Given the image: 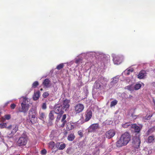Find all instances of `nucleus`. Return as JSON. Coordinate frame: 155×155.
Listing matches in <instances>:
<instances>
[{
	"instance_id": "nucleus-1",
	"label": "nucleus",
	"mask_w": 155,
	"mask_h": 155,
	"mask_svg": "<svg viewBox=\"0 0 155 155\" xmlns=\"http://www.w3.org/2000/svg\"><path fill=\"white\" fill-rule=\"evenodd\" d=\"M88 56L89 57H93L94 56L96 58L98 57V58H101L102 57L103 58L105 57L106 56L103 53L101 52H88L86 53H84L80 55V56L77 57V58H76L75 59V62L77 64H79L80 63H81L82 60V58H80V57L82 56H85V55Z\"/></svg>"
},
{
	"instance_id": "nucleus-2",
	"label": "nucleus",
	"mask_w": 155,
	"mask_h": 155,
	"mask_svg": "<svg viewBox=\"0 0 155 155\" xmlns=\"http://www.w3.org/2000/svg\"><path fill=\"white\" fill-rule=\"evenodd\" d=\"M7 129L9 130L12 129L11 132L10 133H8L7 135V137L11 138L13 137V136L18 130V126L16 124H11L7 127Z\"/></svg>"
},
{
	"instance_id": "nucleus-3",
	"label": "nucleus",
	"mask_w": 155,
	"mask_h": 155,
	"mask_svg": "<svg viewBox=\"0 0 155 155\" xmlns=\"http://www.w3.org/2000/svg\"><path fill=\"white\" fill-rule=\"evenodd\" d=\"M64 110L63 109L61 104H56L54 107V112L57 114H59L58 115L57 119V120H60L61 115L64 113Z\"/></svg>"
},
{
	"instance_id": "nucleus-4",
	"label": "nucleus",
	"mask_w": 155,
	"mask_h": 155,
	"mask_svg": "<svg viewBox=\"0 0 155 155\" xmlns=\"http://www.w3.org/2000/svg\"><path fill=\"white\" fill-rule=\"evenodd\" d=\"M28 140V138L26 135L23 133L19 138L18 141V144L19 146H24L26 145Z\"/></svg>"
},
{
	"instance_id": "nucleus-5",
	"label": "nucleus",
	"mask_w": 155,
	"mask_h": 155,
	"mask_svg": "<svg viewBox=\"0 0 155 155\" xmlns=\"http://www.w3.org/2000/svg\"><path fill=\"white\" fill-rule=\"evenodd\" d=\"M37 114V112L34 109H31L29 111L28 114V117L29 119H30L31 122L32 123H34L35 122V121L33 119H35L36 120L37 119L36 116Z\"/></svg>"
},
{
	"instance_id": "nucleus-6",
	"label": "nucleus",
	"mask_w": 155,
	"mask_h": 155,
	"mask_svg": "<svg viewBox=\"0 0 155 155\" xmlns=\"http://www.w3.org/2000/svg\"><path fill=\"white\" fill-rule=\"evenodd\" d=\"M112 55L115 64H119L122 62L123 59V57L122 55H116L115 54H112Z\"/></svg>"
},
{
	"instance_id": "nucleus-7",
	"label": "nucleus",
	"mask_w": 155,
	"mask_h": 155,
	"mask_svg": "<svg viewBox=\"0 0 155 155\" xmlns=\"http://www.w3.org/2000/svg\"><path fill=\"white\" fill-rule=\"evenodd\" d=\"M134 144L135 146V149L136 150L138 151V148L139 147L140 143V141L139 137V134H137L136 137H134L133 139Z\"/></svg>"
},
{
	"instance_id": "nucleus-8",
	"label": "nucleus",
	"mask_w": 155,
	"mask_h": 155,
	"mask_svg": "<svg viewBox=\"0 0 155 155\" xmlns=\"http://www.w3.org/2000/svg\"><path fill=\"white\" fill-rule=\"evenodd\" d=\"M21 107L18 109V111L20 112L26 113L29 107V105H25L23 103H21Z\"/></svg>"
},
{
	"instance_id": "nucleus-9",
	"label": "nucleus",
	"mask_w": 155,
	"mask_h": 155,
	"mask_svg": "<svg viewBox=\"0 0 155 155\" xmlns=\"http://www.w3.org/2000/svg\"><path fill=\"white\" fill-rule=\"evenodd\" d=\"M120 138L123 139L124 141L126 142L127 143H128L130 139V136L129 134L127 132H125L121 136Z\"/></svg>"
},
{
	"instance_id": "nucleus-10",
	"label": "nucleus",
	"mask_w": 155,
	"mask_h": 155,
	"mask_svg": "<svg viewBox=\"0 0 155 155\" xmlns=\"http://www.w3.org/2000/svg\"><path fill=\"white\" fill-rule=\"evenodd\" d=\"M84 109V105L80 104H77L75 107V110L76 112L77 113H79L82 112Z\"/></svg>"
},
{
	"instance_id": "nucleus-11",
	"label": "nucleus",
	"mask_w": 155,
	"mask_h": 155,
	"mask_svg": "<svg viewBox=\"0 0 155 155\" xmlns=\"http://www.w3.org/2000/svg\"><path fill=\"white\" fill-rule=\"evenodd\" d=\"M69 102L70 101L68 100H65L63 101L62 103L61 104H62L63 109L66 110L70 106L69 104Z\"/></svg>"
},
{
	"instance_id": "nucleus-12",
	"label": "nucleus",
	"mask_w": 155,
	"mask_h": 155,
	"mask_svg": "<svg viewBox=\"0 0 155 155\" xmlns=\"http://www.w3.org/2000/svg\"><path fill=\"white\" fill-rule=\"evenodd\" d=\"M115 133V131L114 130H110L106 132V137L108 138H110L114 136Z\"/></svg>"
},
{
	"instance_id": "nucleus-13",
	"label": "nucleus",
	"mask_w": 155,
	"mask_h": 155,
	"mask_svg": "<svg viewBox=\"0 0 155 155\" xmlns=\"http://www.w3.org/2000/svg\"><path fill=\"white\" fill-rule=\"evenodd\" d=\"M99 127V125L98 124H94L91 125L89 128V130L91 132H93L95 131Z\"/></svg>"
},
{
	"instance_id": "nucleus-14",
	"label": "nucleus",
	"mask_w": 155,
	"mask_h": 155,
	"mask_svg": "<svg viewBox=\"0 0 155 155\" xmlns=\"http://www.w3.org/2000/svg\"><path fill=\"white\" fill-rule=\"evenodd\" d=\"M92 112L90 110H87L85 114V121L86 122L89 121L91 118Z\"/></svg>"
},
{
	"instance_id": "nucleus-15",
	"label": "nucleus",
	"mask_w": 155,
	"mask_h": 155,
	"mask_svg": "<svg viewBox=\"0 0 155 155\" xmlns=\"http://www.w3.org/2000/svg\"><path fill=\"white\" fill-rule=\"evenodd\" d=\"M108 80L104 77L100 78L97 81L98 82H99L103 85H105L107 82Z\"/></svg>"
},
{
	"instance_id": "nucleus-16",
	"label": "nucleus",
	"mask_w": 155,
	"mask_h": 155,
	"mask_svg": "<svg viewBox=\"0 0 155 155\" xmlns=\"http://www.w3.org/2000/svg\"><path fill=\"white\" fill-rule=\"evenodd\" d=\"M119 77L118 76H116L111 79V81L110 84V87H112L115 84L118 82L119 80Z\"/></svg>"
},
{
	"instance_id": "nucleus-17",
	"label": "nucleus",
	"mask_w": 155,
	"mask_h": 155,
	"mask_svg": "<svg viewBox=\"0 0 155 155\" xmlns=\"http://www.w3.org/2000/svg\"><path fill=\"white\" fill-rule=\"evenodd\" d=\"M127 143L126 142L124 141L123 139H122L120 137V139L116 142L117 146L118 147H121L123 146L126 145Z\"/></svg>"
},
{
	"instance_id": "nucleus-18",
	"label": "nucleus",
	"mask_w": 155,
	"mask_h": 155,
	"mask_svg": "<svg viewBox=\"0 0 155 155\" xmlns=\"http://www.w3.org/2000/svg\"><path fill=\"white\" fill-rule=\"evenodd\" d=\"M66 118V115L65 114H64L61 117V119L60 120V123H61L60 126L62 127H64L65 124L67 123V121L65 120Z\"/></svg>"
},
{
	"instance_id": "nucleus-19",
	"label": "nucleus",
	"mask_w": 155,
	"mask_h": 155,
	"mask_svg": "<svg viewBox=\"0 0 155 155\" xmlns=\"http://www.w3.org/2000/svg\"><path fill=\"white\" fill-rule=\"evenodd\" d=\"M131 130L132 131H134L135 132H139L140 130V127L135 124H131Z\"/></svg>"
},
{
	"instance_id": "nucleus-20",
	"label": "nucleus",
	"mask_w": 155,
	"mask_h": 155,
	"mask_svg": "<svg viewBox=\"0 0 155 155\" xmlns=\"http://www.w3.org/2000/svg\"><path fill=\"white\" fill-rule=\"evenodd\" d=\"M43 84L44 87L48 88L51 85L50 81L48 79H45L43 82Z\"/></svg>"
},
{
	"instance_id": "nucleus-21",
	"label": "nucleus",
	"mask_w": 155,
	"mask_h": 155,
	"mask_svg": "<svg viewBox=\"0 0 155 155\" xmlns=\"http://www.w3.org/2000/svg\"><path fill=\"white\" fill-rule=\"evenodd\" d=\"M144 84L141 82L137 83L134 85L135 90H137L140 89L142 86L143 87Z\"/></svg>"
},
{
	"instance_id": "nucleus-22",
	"label": "nucleus",
	"mask_w": 155,
	"mask_h": 155,
	"mask_svg": "<svg viewBox=\"0 0 155 155\" xmlns=\"http://www.w3.org/2000/svg\"><path fill=\"white\" fill-rule=\"evenodd\" d=\"M146 76V72L145 70L141 71L137 75V78L140 79L143 78Z\"/></svg>"
},
{
	"instance_id": "nucleus-23",
	"label": "nucleus",
	"mask_w": 155,
	"mask_h": 155,
	"mask_svg": "<svg viewBox=\"0 0 155 155\" xmlns=\"http://www.w3.org/2000/svg\"><path fill=\"white\" fill-rule=\"evenodd\" d=\"M134 71V69L132 68H128L125 70L122 73L123 74L125 75H128L130 73Z\"/></svg>"
},
{
	"instance_id": "nucleus-24",
	"label": "nucleus",
	"mask_w": 155,
	"mask_h": 155,
	"mask_svg": "<svg viewBox=\"0 0 155 155\" xmlns=\"http://www.w3.org/2000/svg\"><path fill=\"white\" fill-rule=\"evenodd\" d=\"M11 118L10 114H6L3 117L1 118V120L2 122H5L6 120H9Z\"/></svg>"
},
{
	"instance_id": "nucleus-25",
	"label": "nucleus",
	"mask_w": 155,
	"mask_h": 155,
	"mask_svg": "<svg viewBox=\"0 0 155 155\" xmlns=\"http://www.w3.org/2000/svg\"><path fill=\"white\" fill-rule=\"evenodd\" d=\"M22 99L23 101L21 103H23L25 105H29L30 99L26 97H22L21 99Z\"/></svg>"
},
{
	"instance_id": "nucleus-26",
	"label": "nucleus",
	"mask_w": 155,
	"mask_h": 155,
	"mask_svg": "<svg viewBox=\"0 0 155 155\" xmlns=\"http://www.w3.org/2000/svg\"><path fill=\"white\" fill-rule=\"evenodd\" d=\"M40 92L37 91L34 93L33 96V99L35 101L37 100L40 97Z\"/></svg>"
},
{
	"instance_id": "nucleus-27",
	"label": "nucleus",
	"mask_w": 155,
	"mask_h": 155,
	"mask_svg": "<svg viewBox=\"0 0 155 155\" xmlns=\"http://www.w3.org/2000/svg\"><path fill=\"white\" fill-rule=\"evenodd\" d=\"M66 124V129L67 130H70L74 128V125L70 123H67Z\"/></svg>"
},
{
	"instance_id": "nucleus-28",
	"label": "nucleus",
	"mask_w": 155,
	"mask_h": 155,
	"mask_svg": "<svg viewBox=\"0 0 155 155\" xmlns=\"http://www.w3.org/2000/svg\"><path fill=\"white\" fill-rule=\"evenodd\" d=\"M38 118L41 120H44L46 118V116L44 113L42 112H40Z\"/></svg>"
},
{
	"instance_id": "nucleus-29",
	"label": "nucleus",
	"mask_w": 155,
	"mask_h": 155,
	"mask_svg": "<svg viewBox=\"0 0 155 155\" xmlns=\"http://www.w3.org/2000/svg\"><path fill=\"white\" fill-rule=\"evenodd\" d=\"M125 89L132 92L135 90L134 85L133 84L128 85L125 87Z\"/></svg>"
},
{
	"instance_id": "nucleus-30",
	"label": "nucleus",
	"mask_w": 155,
	"mask_h": 155,
	"mask_svg": "<svg viewBox=\"0 0 155 155\" xmlns=\"http://www.w3.org/2000/svg\"><path fill=\"white\" fill-rule=\"evenodd\" d=\"M102 85L101 84L97 81L94 84V87L96 89H101L102 87Z\"/></svg>"
},
{
	"instance_id": "nucleus-31",
	"label": "nucleus",
	"mask_w": 155,
	"mask_h": 155,
	"mask_svg": "<svg viewBox=\"0 0 155 155\" xmlns=\"http://www.w3.org/2000/svg\"><path fill=\"white\" fill-rule=\"evenodd\" d=\"M75 136L73 134H71L68 135L67 139L69 141H72L74 140Z\"/></svg>"
},
{
	"instance_id": "nucleus-32",
	"label": "nucleus",
	"mask_w": 155,
	"mask_h": 155,
	"mask_svg": "<svg viewBox=\"0 0 155 155\" xmlns=\"http://www.w3.org/2000/svg\"><path fill=\"white\" fill-rule=\"evenodd\" d=\"M54 111L52 110L51 111L49 115V118L51 120H53L54 118Z\"/></svg>"
},
{
	"instance_id": "nucleus-33",
	"label": "nucleus",
	"mask_w": 155,
	"mask_h": 155,
	"mask_svg": "<svg viewBox=\"0 0 155 155\" xmlns=\"http://www.w3.org/2000/svg\"><path fill=\"white\" fill-rule=\"evenodd\" d=\"M154 137L153 136H150L147 139V141L149 143H151L154 140Z\"/></svg>"
},
{
	"instance_id": "nucleus-34",
	"label": "nucleus",
	"mask_w": 155,
	"mask_h": 155,
	"mask_svg": "<svg viewBox=\"0 0 155 155\" xmlns=\"http://www.w3.org/2000/svg\"><path fill=\"white\" fill-rule=\"evenodd\" d=\"M49 147L51 149H52L54 147L55 143L53 141L50 142L49 143Z\"/></svg>"
},
{
	"instance_id": "nucleus-35",
	"label": "nucleus",
	"mask_w": 155,
	"mask_h": 155,
	"mask_svg": "<svg viewBox=\"0 0 155 155\" xmlns=\"http://www.w3.org/2000/svg\"><path fill=\"white\" fill-rule=\"evenodd\" d=\"M7 124L5 123H2L0 124V128L1 129L4 128H7Z\"/></svg>"
},
{
	"instance_id": "nucleus-36",
	"label": "nucleus",
	"mask_w": 155,
	"mask_h": 155,
	"mask_svg": "<svg viewBox=\"0 0 155 155\" xmlns=\"http://www.w3.org/2000/svg\"><path fill=\"white\" fill-rule=\"evenodd\" d=\"M126 95V94H123L121 95V96L124 99H126L127 98L132 99V98L133 97V96L130 95H129L128 97H125Z\"/></svg>"
},
{
	"instance_id": "nucleus-37",
	"label": "nucleus",
	"mask_w": 155,
	"mask_h": 155,
	"mask_svg": "<svg viewBox=\"0 0 155 155\" xmlns=\"http://www.w3.org/2000/svg\"><path fill=\"white\" fill-rule=\"evenodd\" d=\"M66 147V145L65 143H63L61 144L58 148L59 150H62L64 149Z\"/></svg>"
},
{
	"instance_id": "nucleus-38",
	"label": "nucleus",
	"mask_w": 155,
	"mask_h": 155,
	"mask_svg": "<svg viewBox=\"0 0 155 155\" xmlns=\"http://www.w3.org/2000/svg\"><path fill=\"white\" fill-rule=\"evenodd\" d=\"M117 101L116 100H114V101H112L110 103V107H112L113 106L115 105L117 103Z\"/></svg>"
},
{
	"instance_id": "nucleus-39",
	"label": "nucleus",
	"mask_w": 155,
	"mask_h": 155,
	"mask_svg": "<svg viewBox=\"0 0 155 155\" xmlns=\"http://www.w3.org/2000/svg\"><path fill=\"white\" fill-rule=\"evenodd\" d=\"M130 126V124L129 122L126 123L122 125V127L124 128H127L128 127Z\"/></svg>"
},
{
	"instance_id": "nucleus-40",
	"label": "nucleus",
	"mask_w": 155,
	"mask_h": 155,
	"mask_svg": "<svg viewBox=\"0 0 155 155\" xmlns=\"http://www.w3.org/2000/svg\"><path fill=\"white\" fill-rule=\"evenodd\" d=\"M64 66V64L62 63L58 65L56 68L58 70H60Z\"/></svg>"
},
{
	"instance_id": "nucleus-41",
	"label": "nucleus",
	"mask_w": 155,
	"mask_h": 155,
	"mask_svg": "<svg viewBox=\"0 0 155 155\" xmlns=\"http://www.w3.org/2000/svg\"><path fill=\"white\" fill-rule=\"evenodd\" d=\"M38 85V83L37 81H35L33 83L32 85V87L33 88H35Z\"/></svg>"
},
{
	"instance_id": "nucleus-42",
	"label": "nucleus",
	"mask_w": 155,
	"mask_h": 155,
	"mask_svg": "<svg viewBox=\"0 0 155 155\" xmlns=\"http://www.w3.org/2000/svg\"><path fill=\"white\" fill-rule=\"evenodd\" d=\"M49 93L47 92H45L43 94V96L44 98H46L49 95Z\"/></svg>"
},
{
	"instance_id": "nucleus-43",
	"label": "nucleus",
	"mask_w": 155,
	"mask_h": 155,
	"mask_svg": "<svg viewBox=\"0 0 155 155\" xmlns=\"http://www.w3.org/2000/svg\"><path fill=\"white\" fill-rule=\"evenodd\" d=\"M74 61H71L67 63V65L68 66L71 65L73 64L74 63Z\"/></svg>"
},
{
	"instance_id": "nucleus-44",
	"label": "nucleus",
	"mask_w": 155,
	"mask_h": 155,
	"mask_svg": "<svg viewBox=\"0 0 155 155\" xmlns=\"http://www.w3.org/2000/svg\"><path fill=\"white\" fill-rule=\"evenodd\" d=\"M16 107V105L14 104H12L10 107L12 109H14Z\"/></svg>"
},
{
	"instance_id": "nucleus-45",
	"label": "nucleus",
	"mask_w": 155,
	"mask_h": 155,
	"mask_svg": "<svg viewBox=\"0 0 155 155\" xmlns=\"http://www.w3.org/2000/svg\"><path fill=\"white\" fill-rule=\"evenodd\" d=\"M42 108L43 109H45L46 108V105L45 103H43L42 105Z\"/></svg>"
},
{
	"instance_id": "nucleus-46",
	"label": "nucleus",
	"mask_w": 155,
	"mask_h": 155,
	"mask_svg": "<svg viewBox=\"0 0 155 155\" xmlns=\"http://www.w3.org/2000/svg\"><path fill=\"white\" fill-rule=\"evenodd\" d=\"M152 88L153 89L155 90V82H153L151 84Z\"/></svg>"
},
{
	"instance_id": "nucleus-47",
	"label": "nucleus",
	"mask_w": 155,
	"mask_h": 155,
	"mask_svg": "<svg viewBox=\"0 0 155 155\" xmlns=\"http://www.w3.org/2000/svg\"><path fill=\"white\" fill-rule=\"evenodd\" d=\"M53 88V91L54 92H56L58 90V87L56 86H54Z\"/></svg>"
},
{
	"instance_id": "nucleus-48",
	"label": "nucleus",
	"mask_w": 155,
	"mask_h": 155,
	"mask_svg": "<svg viewBox=\"0 0 155 155\" xmlns=\"http://www.w3.org/2000/svg\"><path fill=\"white\" fill-rule=\"evenodd\" d=\"M78 134L79 135L81 136H82L83 135V133L81 130L79 131L78 132Z\"/></svg>"
},
{
	"instance_id": "nucleus-49",
	"label": "nucleus",
	"mask_w": 155,
	"mask_h": 155,
	"mask_svg": "<svg viewBox=\"0 0 155 155\" xmlns=\"http://www.w3.org/2000/svg\"><path fill=\"white\" fill-rule=\"evenodd\" d=\"M46 153V151L45 149L41 151V153L43 154H45Z\"/></svg>"
},
{
	"instance_id": "nucleus-50",
	"label": "nucleus",
	"mask_w": 155,
	"mask_h": 155,
	"mask_svg": "<svg viewBox=\"0 0 155 155\" xmlns=\"http://www.w3.org/2000/svg\"><path fill=\"white\" fill-rule=\"evenodd\" d=\"M0 138H1L2 141L4 140V136L2 135L1 132H0Z\"/></svg>"
},
{
	"instance_id": "nucleus-51",
	"label": "nucleus",
	"mask_w": 155,
	"mask_h": 155,
	"mask_svg": "<svg viewBox=\"0 0 155 155\" xmlns=\"http://www.w3.org/2000/svg\"><path fill=\"white\" fill-rule=\"evenodd\" d=\"M71 149L70 148H69L67 149L66 150V152L67 153H70V151L71 150Z\"/></svg>"
},
{
	"instance_id": "nucleus-52",
	"label": "nucleus",
	"mask_w": 155,
	"mask_h": 155,
	"mask_svg": "<svg viewBox=\"0 0 155 155\" xmlns=\"http://www.w3.org/2000/svg\"><path fill=\"white\" fill-rule=\"evenodd\" d=\"M11 101H8L7 102H6L4 106H6Z\"/></svg>"
},
{
	"instance_id": "nucleus-53",
	"label": "nucleus",
	"mask_w": 155,
	"mask_h": 155,
	"mask_svg": "<svg viewBox=\"0 0 155 155\" xmlns=\"http://www.w3.org/2000/svg\"><path fill=\"white\" fill-rule=\"evenodd\" d=\"M152 116V115L150 116V115L148 116H146V117H145V119H148V118H150V117H151Z\"/></svg>"
},
{
	"instance_id": "nucleus-54",
	"label": "nucleus",
	"mask_w": 155,
	"mask_h": 155,
	"mask_svg": "<svg viewBox=\"0 0 155 155\" xmlns=\"http://www.w3.org/2000/svg\"><path fill=\"white\" fill-rule=\"evenodd\" d=\"M153 102L155 104V97H153Z\"/></svg>"
},
{
	"instance_id": "nucleus-55",
	"label": "nucleus",
	"mask_w": 155,
	"mask_h": 155,
	"mask_svg": "<svg viewBox=\"0 0 155 155\" xmlns=\"http://www.w3.org/2000/svg\"><path fill=\"white\" fill-rule=\"evenodd\" d=\"M5 145H6V146L7 147H8V145L7 144H6V143H5Z\"/></svg>"
},
{
	"instance_id": "nucleus-56",
	"label": "nucleus",
	"mask_w": 155,
	"mask_h": 155,
	"mask_svg": "<svg viewBox=\"0 0 155 155\" xmlns=\"http://www.w3.org/2000/svg\"><path fill=\"white\" fill-rule=\"evenodd\" d=\"M40 90H41V91H42V88L41 89H40Z\"/></svg>"
},
{
	"instance_id": "nucleus-57",
	"label": "nucleus",
	"mask_w": 155,
	"mask_h": 155,
	"mask_svg": "<svg viewBox=\"0 0 155 155\" xmlns=\"http://www.w3.org/2000/svg\"><path fill=\"white\" fill-rule=\"evenodd\" d=\"M153 71L155 72V69Z\"/></svg>"
}]
</instances>
